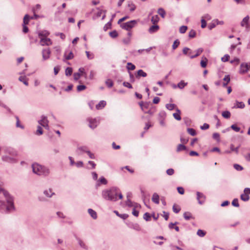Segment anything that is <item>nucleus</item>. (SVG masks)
<instances>
[{"instance_id": "f257e3e1", "label": "nucleus", "mask_w": 250, "mask_h": 250, "mask_svg": "<svg viewBox=\"0 0 250 250\" xmlns=\"http://www.w3.org/2000/svg\"><path fill=\"white\" fill-rule=\"evenodd\" d=\"M103 197L106 200L115 201L117 200V196L119 198H123L122 194L116 188H112L109 190H105L103 191Z\"/></svg>"}, {"instance_id": "f03ea898", "label": "nucleus", "mask_w": 250, "mask_h": 250, "mask_svg": "<svg viewBox=\"0 0 250 250\" xmlns=\"http://www.w3.org/2000/svg\"><path fill=\"white\" fill-rule=\"evenodd\" d=\"M39 38L40 39V44L42 46H49L52 44V42L48 37L50 34L49 31L47 30L40 31L38 33Z\"/></svg>"}, {"instance_id": "7ed1b4c3", "label": "nucleus", "mask_w": 250, "mask_h": 250, "mask_svg": "<svg viewBox=\"0 0 250 250\" xmlns=\"http://www.w3.org/2000/svg\"><path fill=\"white\" fill-rule=\"evenodd\" d=\"M32 169L34 173L39 175H47L49 173L48 169L38 164H33L32 165Z\"/></svg>"}, {"instance_id": "20e7f679", "label": "nucleus", "mask_w": 250, "mask_h": 250, "mask_svg": "<svg viewBox=\"0 0 250 250\" xmlns=\"http://www.w3.org/2000/svg\"><path fill=\"white\" fill-rule=\"evenodd\" d=\"M2 192L4 196L6 199L8 206L6 209L8 211H10L14 208L13 200V198L9 195V194L5 191L4 189L0 187V193Z\"/></svg>"}, {"instance_id": "39448f33", "label": "nucleus", "mask_w": 250, "mask_h": 250, "mask_svg": "<svg viewBox=\"0 0 250 250\" xmlns=\"http://www.w3.org/2000/svg\"><path fill=\"white\" fill-rule=\"evenodd\" d=\"M17 155V153L15 150L12 149H9L7 150V153L2 157V159L6 162H12L15 161Z\"/></svg>"}, {"instance_id": "423d86ee", "label": "nucleus", "mask_w": 250, "mask_h": 250, "mask_svg": "<svg viewBox=\"0 0 250 250\" xmlns=\"http://www.w3.org/2000/svg\"><path fill=\"white\" fill-rule=\"evenodd\" d=\"M137 23V21L136 20H132L130 21L124 23L121 25V27L122 28L128 31V32H131V29L134 27Z\"/></svg>"}, {"instance_id": "0eeeda50", "label": "nucleus", "mask_w": 250, "mask_h": 250, "mask_svg": "<svg viewBox=\"0 0 250 250\" xmlns=\"http://www.w3.org/2000/svg\"><path fill=\"white\" fill-rule=\"evenodd\" d=\"M40 125L43 126L45 128L49 129L48 121L45 116H42V119L38 121Z\"/></svg>"}, {"instance_id": "6e6552de", "label": "nucleus", "mask_w": 250, "mask_h": 250, "mask_svg": "<svg viewBox=\"0 0 250 250\" xmlns=\"http://www.w3.org/2000/svg\"><path fill=\"white\" fill-rule=\"evenodd\" d=\"M51 51L49 48L43 49L42 51V58L44 60L49 58Z\"/></svg>"}, {"instance_id": "1a4fd4ad", "label": "nucleus", "mask_w": 250, "mask_h": 250, "mask_svg": "<svg viewBox=\"0 0 250 250\" xmlns=\"http://www.w3.org/2000/svg\"><path fill=\"white\" fill-rule=\"evenodd\" d=\"M197 199L198 200V202L199 204H202L205 202L206 200V197L203 193L197 192Z\"/></svg>"}, {"instance_id": "9d476101", "label": "nucleus", "mask_w": 250, "mask_h": 250, "mask_svg": "<svg viewBox=\"0 0 250 250\" xmlns=\"http://www.w3.org/2000/svg\"><path fill=\"white\" fill-rule=\"evenodd\" d=\"M249 70V65L248 63H242L241 64L240 72L244 73Z\"/></svg>"}, {"instance_id": "9b49d317", "label": "nucleus", "mask_w": 250, "mask_h": 250, "mask_svg": "<svg viewBox=\"0 0 250 250\" xmlns=\"http://www.w3.org/2000/svg\"><path fill=\"white\" fill-rule=\"evenodd\" d=\"M89 127L91 128H95L98 124V122L96 119H89Z\"/></svg>"}, {"instance_id": "f8f14e48", "label": "nucleus", "mask_w": 250, "mask_h": 250, "mask_svg": "<svg viewBox=\"0 0 250 250\" xmlns=\"http://www.w3.org/2000/svg\"><path fill=\"white\" fill-rule=\"evenodd\" d=\"M176 112L173 114V116L176 120L180 121L181 120V111L178 108H176Z\"/></svg>"}, {"instance_id": "ddd939ff", "label": "nucleus", "mask_w": 250, "mask_h": 250, "mask_svg": "<svg viewBox=\"0 0 250 250\" xmlns=\"http://www.w3.org/2000/svg\"><path fill=\"white\" fill-rule=\"evenodd\" d=\"M64 57L66 60H69L73 58L74 55L72 52L65 51Z\"/></svg>"}, {"instance_id": "4468645a", "label": "nucleus", "mask_w": 250, "mask_h": 250, "mask_svg": "<svg viewBox=\"0 0 250 250\" xmlns=\"http://www.w3.org/2000/svg\"><path fill=\"white\" fill-rule=\"evenodd\" d=\"M19 80L22 82L25 85H28V79L25 76H21L19 77Z\"/></svg>"}, {"instance_id": "2eb2a0df", "label": "nucleus", "mask_w": 250, "mask_h": 250, "mask_svg": "<svg viewBox=\"0 0 250 250\" xmlns=\"http://www.w3.org/2000/svg\"><path fill=\"white\" fill-rule=\"evenodd\" d=\"M131 35H132V33L131 32H128L127 33V36L128 37L125 39H124L123 41V42L125 43V44H128L130 42V40H131Z\"/></svg>"}, {"instance_id": "dca6fc26", "label": "nucleus", "mask_w": 250, "mask_h": 250, "mask_svg": "<svg viewBox=\"0 0 250 250\" xmlns=\"http://www.w3.org/2000/svg\"><path fill=\"white\" fill-rule=\"evenodd\" d=\"M106 105V102L104 101H101L99 103L96 105V108L97 109L99 110L104 108Z\"/></svg>"}, {"instance_id": "f3484780", "label": "nucleus", "mask_w": 250, "mask_h": 250, "mask_svg": "<svg viewBox=\"0 0 250 250\" xmlns=\"http://www.w3.org/2000/svg\"><path fill=\"white\" fill-rule=\"evenodd\" d=\"M223 86L224 87H226L227 84L229 83L230 82V77L229 75H226L225 77L223 79Z\"/></svg>"}, {"instance_id": "a211bd4d", "label": "nucleus", "mask_w": 250, "mask_h": 250, "mask_svg": "<svg viewBox=\"0 0 250 250\" xmlns=\"http://www.w3.org/2000/svg\"><path fill=\"white\" fill-rule=\"evenodd\" d=\"M245 106V105L244 103L242 102H238L236 101L235 105L234 106V108H244Z\"/></svg>"}, {"instance_id": "6ab92c4d", "label": "nucleus", "mask_w": 250, "mask_h": 250, "mask_svg": "<svg viewBox=\"0 0 250 250\" xmlns=\"http://www.w3.org/2000/svg\"><path fill=\"white\" fill-rule=\"evenodd\" d=\"M152 200L154 203L158 204L159 203V195L156 193H154L152 196Z\"/></svg>"}, {"instance_id": "aec40b11", "label": "nucleus", "mask_w": 250, "mask_h": 250, "mask_svg": "<svg viewBox=\"0 0 250 250\" xmlns=\"http://www.w3.org/2000/svg\"><path fill=\"white\" fill-rule=\"evenodd\" d=\"M249 20V16H247L246 17H245L241 23V26L243 27L246 26V27H247L248 24Z\"/></svg>"}, {"instance_id": "412c9836", "label": "nucleus", "mask_w": 250, "mask_h": 250, "mask_svg": "<svg viewBox=\"0 0 250 250\" xmlns=\"http://www.w3.org/2000/svg\"><path fill=\"white\" fill-rule=\"evenodd\" d=\"M88 212L90 216L94 219H96L97 217V213L95 211L93 210L92 209H88Z\"/></svg>"}, {"instance_id": "4be33fe9", "label": "nucleus", "mask_w": 250, "mask_h": 250, "mask_svg": "<svg viewBox=\"0 0 250 250\" xmlns=\"http://www.w3.org/2000/svg\"><path fill=\"white\" fill-rule=\"evenodd\" d=\"M203 50L202 48H199L196 51V54L194 55H190V58L191 59L194 58L199 55H200L202 52H203Z\"/></svg>"}, {"instance_id": "5701e85b", "label": "nucleus", "mask_w": 250, "mask_h": 250, "mask_svg": "<svg viewBox=\"0 0 250 250\" xmlns=\"http://www.w3.org/2000/svg\"><path fill=\"white\" fill-rule=\"evenodd\" d=\"M184 217L185 219L187 220L193 218L191 213L189 212H185L184 214Z\"/></svg>"}, {"instance_id": "b1692460", "label": "nucleus", "mask_w": 250, "mask_h": 250, "mask_svg": "<svg viewBox=\"0 0 250 250\" xmlns=\"http://www.w3.org/2000/svg\"><path fill=\"white\" fill-rule=\"evenodd\" d=\"M30 19H31L30 17L27 14L25 15L23 18V24H28Z\"/></svg>"}, {"instance_id": "393cba45", "label": "nucleus", "mask_w": 250, "mask_h": 250, "mask_svg": "<svg viewBox=\"0 0 250 250\" xmlns=\"http://www.w3.org/2000/svg\"><path fill=\"white\" fill-rule=\"evenodd\" d=\"M147 76V74L143 70L140 69L137 71V77H145Z\"/></svg>"}, {"instance_id": "a878e982", "label": "nucleus", "mask_w": 250, "mask_h": 250, "mask_svg": "<svg viewBox=\"0 0 250 250\" xmlns=\"http://www.w3.org/2000/svg\"><path fill=\"white\" fill-rule=\"evenodd\" d=\"M230 113L229 111H223L222 113V116L226 119H229L230 117Z\"/></svg>"}, {"instance_id": "bb28decb", "label": "nucleus", "mask_w": 250, "mask_h": 250, "mask_svg": "<svg viewBox=\"0 0 250 250\" xmlns=\"http://www.w3.org/2000/svg\"><path fill=\"white\" fill-rule=\"evenodd\" d=\"M159 29V26L157 25L151 26L149 29L150 32L153 33L157 31Z\"/></svg>"}, {"instance_id": "cd10ccee", "label": "nucleus", "mask_w": 250, "mask_h": 250, "mask_svg": "<svg viewBox=\"0 0 250 250\" xmlns=\"http://www.w3.org/2000/svg\"><path fill=\"white\" fill-rule=\"evenodd\" d=\"M166 107L167 109L169 110H172L174 109H176V105L175 104H166Z\"/></svg>"}, {"instance_id": "c85d7f7f", "label": "nucleus", "mask_w": 250, "mask_h": 250, "mask_svg": "<svg viewBox=\"0 0 250 250\" xmlns=\"http://www.w3.org/2000/svg\"><path fill=\"white\" fill-rule=\"evenodd\" d=\"M172 209H173V211L176 213H178L180 210H181V208L180 207H179V206L177 205H176V204H174L173 206V207H172Z\"/></svg>"}, {"instance_id": "c756f323", "label": "nucleus", "mask_w": 250, "mask_h": 250, "mask_svg": "<svg viewBox=\"0 0 250 250\" xmlns=\"http://www.w3.org/2000/svg\"><path fill=\"white\" fill-rule=\"evenodd\" d=\"M183 52L185 55L188 54V55H189V56L190 55H192L190 49L188 47L184 48V49H183Z\"/></svg>"}, {"instance_id": "7c9ffc66", "label": "nucleus", "mask_w": 250, "mask_h": 250, "mask_svg": "<svg viewBox=\"0 0 250 250\" xmlns=\"http://www.w3.org/2000/svg\"><path fill=\"white\" fill-rule=\"evenodd\" d=\"M208 60L207 58H204L201 61V65L202 67L205 68L207 66Z\"/></svg>"}, {"instance_id": "2f4dec72", "label": "nucleus", "mask_w": 250, "mask_h": 250, "mask_svg": "<svg viewBox=\"0 0 250 250\" xmlns=\"http://www.w3.org/2000/svg\"><path fill=\"white\" fill-rule=\"evenodd\" d=\"M159 17L157 15H155L152 17L151 18V21L152 22L155 24L159 21Z\"/></svg>"}, {"instance_id": "473e14b6", "label": "nucleus", "mask_w": 250, "mask_h": 250, "mask_svg": "<svg viewBox=\"0 0 250 250\" xmlns=\"http://www.w3.org/2000/svg\"><path fill=\"white\" fill-rule=\"evenodd\" d=\"M241 199L244 201H248L249 199V196L244 193L241 195Z\"/></svg>"}, {"instance_id": "72a5a7b5", "label": "nucleus", "mask_w": 250, "mask_h": 250, "mask_svg": "<svg viewBox=\"0 0 250 250\" xmlns=\"http://www.w3.org/2000/svg\"><path fill=\"white\" fill-rule=\"evenodd\" d=\"M186 147L184 145L182 144H180L177 146V151L179 152L182 150H184L186 149Z\"/></svg>"}, {"instance_id": "f704fd0d", "label": "nucleus", "mask_w": 250, "mask_h": 250, "mask_svg": "<svg viewBox=\"0 0 250 250\" xmlns=\"http://www.w3.org/2000/svg\"><path fill=\"white\" fill-rule=\"evenodd\" d=\"M218 24V22L217 20L216 21H214L213 22H212L208 25V27L210 30H211L212 28H213L214 27H215L216 25Z\"/></svg>"}, {"instance_id": "c9c22d12", "label": "nucleus", "mask_w": 250, "mask_h": 250, "mask_svg": "<svg viewBox=\"0 0 250 250\" xmlns=\"http://www.w3.org/2000/svg\"><path fill=\"white\" fill-rule=\"evenodd\" d=\"M105 84L108 87H111L113 85V82L111 80L108 79L106 81Z\"/></svg>"}, {"instance_id": "e433bc0d", "label": "nucleus", "mask_w": 250, "mask_h": 250, "mask_svg": "<svg viewBox=\"0 0 250 250\" xmlns=\"http://www.w3.org/2000/svg\"><path fill=\"white\" fill-rule=\"evenodd\" d=\"M187 83H185L183 81H181L178 84V87L180 88H183L186 85H187Z\"/></svg>"}, {"instance_id": "4c0bfd02", "label": "nucleus", "mask_w": 250, "mask_h": 250, "mask_svg": "<svg viewBox=\"0 0 250 250\" xmlns=\"http://www.w3.org/2000/svg\"><path fill=\"white\" fill-rule=\"evenodd\" d=\"M196 34V31L194 30H191L188 33V36L189 38H192L195 37Z\"/></svg>"}, {"instance_id": "58836bf2", "label": "nucleus", "mask_w": 250, "mask_h": 250, "mask_svg": "<svg viewBox=\"0 0 250 250\" xmlns=\"http://www.w3.org/2000/svg\"><path fill=\"white\" fill-rule=\"evenodd\" d=\"M65 73L66 76H70L72 73V69L70 67H67L65 69Z\"/></svg>"}, {"instance_id": "ea45409f", "label": "nucleus", "mask_w": 250, "mask_h": 250, "mask_svg": "<svg viewBox=\"0 0 250 250\" xmlns=\"http://www.w3.org/2000/svg\"><path fill=\"white\" fill-rule=\"evenodd\" d=\"M197 234L200 237H204L206 234V232L202 229H198Z\"/></svg>"}, {"instance_id": "a19ab883", "label": "nucleus", "mask_w": 250, "mask_h": 250, "mask_svg": "<svg viewBox=\"0 0 250 250\" xmlns=\"http://www.w3.org/2000/svg\"><path fill=\"white\" fill-rule=\"evenodd\" d=\"M127 67L128 70H133L135 69V66L130 62L127 63Z\"/></svg>"}, {"instance_id": "79ce46f5", "label": "nucleus", "mask_w": 250, "mask_h": 250, "mask_svg": "<svg viewBox=\"0 0 250 250\" xmlns=\"http://www.w3.org/2000/svg\"><path fill=\"white\" fill-rule=\"evenodd\" d=\"M44 194L46 195L47 197H51L53 193H52V190L51 189H49L48 190H46L44 192Z\"/></svg>"}, {"instance_id": "37998d69", "label": "nucleus", "mask_w": 250, "mask_h": 250, "mask_svg": "<svg viewBox=\"0 0 250 250\" xmlns=\"http://www.w3.org/2000/svg\"><path fill=\"white\" fill-rule=\"evenodd\" d=\"M124 168L126 169L127 170H128L130 173H133L134 172V170L133 169L130 168L129 166H125V167H121V169L123 170Z\"/></svg>"}, {"instance_id": "c03bdc74", "label": "nucleus", "mask_w": 250, "mask_h": 250, "mask_svg": "<svg viewBox=\"0 0 250 250\" xmlns=\"http://www.w3.org/2000/svg\"><path fill=\"white\" fill-rule=\"evenodd\" d=\"M128 7L129 8V11L131 12L134 11L136 9L135 5L133 3L128 4Z\"/></svg>"}, {"instance_id": "a18cd8bd", "label": "nucleus", "mask_w": 250, "mask_h": 250, "mask_svg": "<svg viewBox=\"0 0 250 250\" xmlns=\"http://www.w3.org/2000/svg\"><path fill=\"white\" fill-rule=\"evenodd\" d=\"M158 14L162 16V18H164L165 17V11H164V9H162V8H160L158 9Z\"/></svg>"}, {"instance_id": "49530a36", "label": "nucleus", "mask_w": 250, "mask_h": 250, "mask_svg": "<svg viewBox=\"0 0 250 250\" xmlns=\"http://www.w3.org/2000/svg\"><path fill=\"white\" fill-rule=\"evenodd\" d=\"M85 53H86V56H87V58L88 59H92L94 58V54L92 53H90V52L89 51H86L85 52Z\"/></svg>"}, {"instance_id": "de8ad7c7", "label": "nucleus", "mask_w": 250, "mask_h": 250, "mask_svg": "<svg viewBox=\"0 0 250 250\" xmlns=\"http://www.w3.org/2000/svg\"><path fill=\"white\" fill-rule=\"evenodd\" d=\"M138 207L137 205H136L134 207V208L133 209L132 214L136 217H138L139 215V211L135 209V208Z\"/></svg>"}, {"instance_id": "09e8293b", "label": "nucleus", "mask_w": 250, "mask_h": 250, "mask_svg": "<svg viewBox=\"0 0 250 250\" xmlns=\"http://www.w3.org/2000/svg\"><path fill=\"white\" fill-rule=\"evenodd\" d=\"M188 132L192 136H195L196 135V131L193 128H188Z\"/></svg>"}, {"instance_id": "8fccbe9b", "label": "nucleus", "mask_w": 250, "mask_h": 250, "mask_svg": "<svg viewBox=\"0 0 250 250\" xmlns=\"http://www.w3.org/2000/svg\"><path fill=\"white\" fill-rule=\"evenodd\" d=\"M188 29L187 26H182L179 29V31L181 33H184L186 32Z\"/></svg>"}, {"instance_id": "3c124183", "label": "nucleus", "mask_w": 250, "mask_h": 250, "mask_svg": "<svg viewBox=\"0 0 250 250\" xmlns=\"http://www.w3.org/2000/svg\"><path fill=\"white\" fill-rule=\"evenodd\" d=\"M180 42L178 40L175 41L172 45L173 49L175 50L178 46Z\"/></svg>"}, {"instance_id": "603ef678", "label": "nucleus", "mask_w": 250, "mask_h": 250, "mask_svg": "<svg viewBox=\"0 0 250 250\" xmlns=\"http://www.w3.org/2000/svg\"><path fill=\"white\" fill-rule=\"evenodd\" d=\"M86 86L84 85H78L77 87V89L78 91H81L84 89H85Z\"/></svg>"}, {"instance_id": "864d4df0", "label": "nucleus", "mask_w": 250, "mask_h": 250, "mask_svg": "<svg viewBox=\"0 0 250 250\" xmlns=\"http://www.w3.org/2000/svg\"><path fill=\"white\" fill-rule=\"evenodd\" d=\"M233 167L237 170L241 171L243 169V167L238 164H234Z\"/></svg>"}, {"instance_id": "5fc2aeb1", "label": "nucleus", "mask_w": 250, "mask_h": 250, "mask_svg": "<svg viewBox=\"0 0 250 250\" xmlns=\"http://www.w3.org/2000/svg\"><path fill=\"white\" fill-rule=\"evenodd\" d=\"M152 49V47H150L147 49H142V50H139L138 52L140 53H142L144 52H146V53H148L149 52V51Z\"/></svg>"}, {"instance_id": "6e6d98bb", "label": "nucleus", "mask_w": 250, "mask_h": 250, "mask_svg": "<svg viewBox=\"0 0 250 250\" xmlns=\"http://www.w3.org/2000/svg\"><path fill=\"white\" fill-rule=\"evenodd\" d=\"M166 172L167 175L171 176L174 174V170L173 168H169L167 170Z\"/></svg>"}, {"instance_id": "4d7b16f0", "label": "nucleus", "mask_w": 250, "mask_h": 250, "mask_svg": "<svg viewBox=\"0 0 250 250\" xmlns=\"http://www.w3.org/2000/svg\"><path fill=\"white\" fill-rule=\"evenodd\" d=\"M143 217L145 220H146V221H147L150 220V215L149 213L146 212L144 214Z\"/></svg>"}, {"instance_id": "13d9d810", "label": "nucleus", "mask_w": 250, "mask_h": 250, "mask_svg": "<svg viewBox=\"0 0 250 250\" xmlns=\"http://www.w3.org/2000/svg\"><path fill=\"white\" fill-rule=\"evenodd\" d=\"M232 205L236 207H238L239 206L238 203V200L237 199H234L232 202Z\"/></svg>"}, {"instance_id": "bf43d9fd", "label": "nucleus", "mask_w": 250, "mask_h": 250, "mask_svg": "<svg viewBox=\"0 0 250 250\" xmlns=\"http://www.w3.org/2000/svg\"><path fill=\"white\" fill-rule=\"evenodd\" d=\"M99 182L101 184L106 185L107 183V180L103 177L100 178Z\"/></svg>"}, {"instance_id": "052dcab7", "label": "nucleus", "mask_w": 250, "mask_h": 250, "mask_svg": "<svg viewBox=\"0 0 250 250\" xmlns=\"http://www.w3.org/2000/svg\"><path fill=\"white\" fill-rule=\"evenodd\" d=\"M231 128L233 130H234L236 132H238L240 131V128L238 127L236 125H232L231 126Z\"/></svg>"}, {"instance_id": "680f3d73", "label": "nucleus", "mask_w": 250, "mask_h": 250, "mask_svg": "<svg viewBox=\"0 0 250 250\" xmlns=\"http://www.w3.org/2000/svg\"><path fill=\"white\" fill-rule=\"evenodd\" d=\"M240 62L239 59L238 58H235L234 60H231L230 61V63L232 64H234L236 65H238Z\"/></svg>"}, {"instance_id": "e2e57ef3", "label": "nucleus", "mask_w": 250, "mask_h": 250, "mask_svg": "<svg viewBox=\"0 0 250 250\" xmlns=\"http://www.w3.org/2000/svg\"><path fill=\"white\" fill-rule=\"evenodd\" d=\"M109 34L112 38H116L118 36V33L116 31H113L110 32Z\"/></svg>"}, {"instance_id": "0e129e2a", "label": "nucleus", "mask_w": 250, "mask_h": 250, "mask_svg": "<svg viewBox=\"0 0 250 250\" xmlns=\"http://www.w3.org/2000/svg\"><path fill=\"white\" fill-rule=\"evenodd\" d=\"M229 55H225L224 57H223L221 58V60L224 62H226L229 61Z\"/></svg>"}, {"instance_id": "69168bd1", "label": "nucleus", "mask_w": 250, "mask_h": 250, "mask_svg": "<svg viewBox=\"0 0 250 250\" xmlns=\"http://www.w3.org/2000/svg\"><path fill=\"white\" fill-rule=\"evenodd\" d=\"M81 74L80 73H75L74 74V79L75 80H78L81 76Z\"/></svg>"}, {"instance_id": "338daca9", "label": "nucleus", "mask_w": 250, "mask_h": 250, "mask_svg": "<svg viewBox=\"0 0 250 250\" xmlns=\"http://www.w3.org/2000/svg\"><path fill=\"white\" fill-rule=\"evenodd\" d=\"M42 129L40 126H38V129L36 131V134L42 135Z\"/></svg>"}, {"instance_id": "774afa93", "label": "nucleus", "mask_w": 250, "mask_h": 250, "mask_svg": "<svg viewBox=\"0 0 250 250\" xmlns=\"http://www.w3.org/2000/svg\"><path fill=\"white\" fill-rule=\"evenodd\" d=\"M177 190H178V192L180 194H184L185 190H184L183 188H182V187H178L177 188Z\"/></svg>"}]
</instances>
